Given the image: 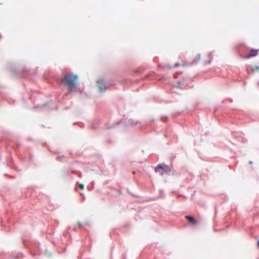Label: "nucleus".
<instances>
[{"instance_id":"f257e3e1","label":"nucleus","mask_w":259,"mask_h":259,"mask_svg":"<svg viewBox=\"0 0 259 259\" xmlns=\"http://www.w3.org/2000/svg\"><path fill=\"white\" fill-rule=\"evenodd\" d=\"M78 77V76L77 74L66 73L64 75V78L62 81H65V83L68 85L69 93H75L77 91L76 80L77 79Z\"/></svg>"},{"instance_id":"f03ea898","label":"nucleus","mask_w":259,"mask_h":259,"mask_svg":"<svg viewBox=\"0 0 259 259\" xmlns=\"http://www.w3.org/2000/svg\"><path fill=\"white\" fill-rule=\"evenodd\" d=\"M155 171L159 172L161 176H163L164 173L168 174L171 171L170 167L164 163L158 164L155 168Z\"/></svg>"},{"instance_id":"7ed1b4c3","label":"nucleus","mask_w":259,"mask_h":259,"mask_svg":"<svg viewBox=\"0 0 259 259\" xmlns=\"http://www.w3.org/2000/svg\"><path fill=\"white\" fill-rule=\"evenodd\" d=\"M97 82L99 83V89L100 92H105L108 88V84L105 82L103 77L100 78Z\"/></svg>"},{"instance_id":"20e7f679","label":"nucleus","mask_w":259,"mask_h":259,"mask_svg":"<svg viewBox=\"0 0 259 259\" xmlns=\"http://www.w3.org/2000/svg\"><path fill=\"white\" fill-rule=\"evenodd\" d=\"M258 51V50L257 49H251L250 50L249 53L248 55H247L244 58L245 59H248L250 57L256 56L257 55Z\"/></svg>"},{"instance_id":"39448f33","label":"nucleus","mask_w":259,"mask_h":259,"mask_svg":"<svg viewBox=\"0 0 259 259\" xmlns=\"http://www.w3.org/2000/svg\"><path fill=\"white\" fill-rule=\"evenodd\" d=\"M208 57L209 59V61L208 62H204V65H206L207 64H210L211 63L213 59V55L212 52H210L208 54Z\"/></svg>"},{"instance_id":"423d86ee","label":"nucleus","mask_w":259,"mask_h":259,"mask_svg":"<svg viewBox=\"0 0 259 259\" xmlns=\"http://www.w3.org/2000/svg\"><path fill=\"white\" fill-rule=\"evenodd\" d=\"M185 218L189 221V222L193 225H196L197 221L195 218H194L192 216L188 215H186Z\"/></svg>"},{"instance_id":"0eeeda50","label":"nucleus","mask_w":259,"mask_h":259,"mask_svg":"<svg viewBox=\"0 0 259 259\" xmlns=\"http://www.w3.org/2000/svg\"><path fill=\"white\" fill-rule=\"evenodd\" d=\"M47 104H44L42 106L38 105V106H33V107H31L30 108L32 110H35L36 109L39 108V110H41L43 109V108H46L47 107Z\"/></svg>"},{"instance_id":"6e6552de","label":"nucleus","mask_w":259,"mask_h":259,"mask_svg":"<svg viewBox=\"0 0 259 259\" xmlns=\"http://www.w3.org/2000/svg\"><path fill=\"white\" fill-rule=\"evenodd\" d=\"M201 58V55L200 54H198L196 57L193 60L192 64H197L200 61Z\"/></svg>"},{"instance_id":"1a4fd4ad","label":"nucleus","mask_w":259,"mask_h":259,"mask_svg":"<svg viewBox=\"0 0 259 259\" xmlns=\"http://www.w3.org/2000/svg\"><path fill=\"white\" fill-rule=\"evenodd\" d=\"M24 256V255L23 253L19 252V253H17L15 256L12 257V259L14 258H16V257H23Z\"/></svg>"},{"instance_id":"9d476101","label":"nucleus","mask_w":259,"mask_h":259,"mask_svg":"<svg viewBox=\"0 0 259 259\" xmlns=\"http://www.w3.org/2000/svg\"><path fill=\"white\" fill-rule=\"evenodd\" d=\"M257 70L259 71V66H256L255 67H252L251 68V71L252 72H254Z\"/></svg>"},{"instance_id":"9b49d317","label":"nucleus","mask_w":259,"mask_h":259,"mask_svg":"<svg viewBox=\"0 0 259 259\" xmlns=\"http://www.w3.org/2000/svg\"><path fill=\"white\" fill-rule=\"evenodd\" d=\"M180 65V64L179 63H176L172 67V68H175L176 67H178Z\"/></svg>"},{"instance_id":"f8f14e48","label":"nucleus","mask_w":259,"mask_h":259,"mask_svg":"<svg viewBox=\"0 0 259 259\" xmlns=\"http://www.w3.org/2000/svg\"><path fill=\"white\" fill-rule=\"evenodd\" d=\"M164 117L166 119V120H167V116L166 115H165V116H162L161 117V119L162 120H163V118H164Z\"/></svg>"},{"instance_id":"ddd939ff","label":"nucleus","mask_w":259,"mask_h":259,"mask_svg":"<svg viewBox=\"0 0 259 259\" xmlns=\"http://www.w3.org/2000/svg\"><path fill=\"white\" fill-rule=\"evenodd\" d=\"M127 122L129 123H131L132 122L133 123V121L132 119H128L127 120Z\"/></svg>"},{"instance_id":"4468645a","label":"nucleus","mask_w":259,"mask_h":259,"mask_svg":"<svg viewBox=\"0 0 259 259\" xmlns=\"http://www.w3.org/2000/svg\"><path fill=\"white\" fill-rule=\"evenodd\" d=\"M78 225H79V227H82L83 226L82 224L79 222H78Z\"/></svg>"},{"instance_id":"2eb2a0df","label":"nucleus","mask_w":259,"mask_h":259,"mask_svg":"<svg viewBox=\"0 0 259 259\" xmlns=\"http://www.w3.org/2000/svg\"><path fill=\"white\" fill-rule=\"evenodd\" d=\"M79 187L81 189H83L84 188V186L83 184H79Z\"/></svg>"},{"instance_id":"dca6fc26","label":"nucleus","mask_w":259,"mask_h":259,"mask_svg":"<svg viewBox=\"0 0 259 259\" xmlns=\"http://www.w3.org/2000/svg\"><path fill=\"white\" fill-rule=\"evenodd\" d=\"M113 127V125H112V126H107V127H104V128H110L111 127Z\"/></svg>"},{"instance_id":"f3484780","label":"nucleus","mask_w":259,"mask_h":259,"mask_svg":"<svg viewBox=\"0 0 259 259\" xmlns=\"http://www.w3.org/2000/svg\"><path fill=\"white\" fill-rule=\"evenodd\" d=\"M22 100L23 101L24 103H26V100H25V98L24 97H22Z\"/></svg>"},{"instance_id":"a211bd4d","label":"nucleus","mask_w":259,"mask_h":259,"mask_svg":"<svg viewBox=\"0 0 259 259\" xmlns=\"http://www.w3.org/2000/svg\"><path fill=\"white\" fill-rule=\"evenodd\" d=\"M64 157V155H62V156H57V158L58 159H59V158L60 159V158H61L62 157Z\"/></svg>"},{"instance_id":"6ab92c4d","label":"nucleus","mask_w":259,"mask_h":259,"mask_svg":"<svg viewBox=\"0 0 259 259\" xmlns=\"http://www.w3.org/2000/svg\"><path fill=\"white\" fill-rule=\"evenodd\" d=\"M80 194L82 196L83 199H85V197H84V194L83 193H80Z\"/></svg>"},{"instance_id":"aec40b11","label":"nucleus","mask_w":259,"mask_h":259,"mask_svg":"<svg viewBox=\"0 0 259 259\" xmlns=\"http://www.w3.org/2000/svg\"><path fill=\"white\" fill-rule=\"evenodd\" d=\"M72 229H73V230H76V229H77V227H76V226H73V227H72Z\"/></svg>"},{"instance_id":"412c9836","label":"nucleus","mask_w":259,"mask_h":259,"mask_svg":"<svg viewBox=\"0 0 259 259\" xmlns=\"http://www.w3.org/2000/svg\"><path fill=\"white\" fill-rule=\"evenodd\" d=\"M85 225H88L89 226H90V223H88V222L86 223L85 224Z\"/></svg>"},{"instance_id":"4be33fe9","label":"nucleus","mask_w":259,"mask_h":259,"mask_svg":"<svg viewBox=\"0 0 259 259\" xmlns=\"http://www.w3.org/2000/svg\"><path fill=\"white\" fill-rule=\"evenodd\" d=\"M249 163L250 164H252V161H249Z\"/></svg>"},{"instance_id":"5701e85b","label":"nucleus","mask_w":259,"mask_h":259,"mask_svg":"<svg viewBox=\"0 0 259 259\" xmlns=\"http://www.w3.org/2000/svg\"><path fill=\"white\" fill-rule=\"evenodd\" d=\"M4 165H5L6 166H7V165H7V164L6 163V162H5L4 163Z\"/></svg>"},{"instance_id":"b1692460","label":"nucleus","mask_w":259,"mask_h":259,"mask_svg":"<svg viewBox=\"0 0 259 259\" xmlns=\"http://www.w3.org/2000/svg\"><path fill=\"white\" fill-rule=\"evenodd\" d=\"M257 245H258V247H259V240H258V241H257Z\"/></svg>"},{"instance_id":"393cba45","label":"nucleus","mask_w":259,"mask_h":259,"mask_svg":"<svg viewBox=\"0 0 259 259\" xmlns=\"http://www.w3.org/2000/svg\"><path fill=\"white\" fill-rule=\"evenodd\" d=\"M49 109H52V108L49 107Z\"/></svg>"},{"instance_id":"a878e982","label":"nucleus","mask_w":259,"mask_h":259,"mask_svg":"<svg viewBox=\"0 0 259 259\" xmlns=\"http://www.w3.org/2000/svg\"><path fill=\"white\" fill-rule=\"evenodd\" d=\"M160 192L163 193V191H160Z\"/></svg>"},{"instance_id":"bb28decb","label":"nucleus","mask_w":259,"mask_h":259,"mask_svg":"<svg viewBox=\"0 0 259 259\" xmlns=\"http://www.w3.org/2000/svg\"><path fill=\"white\" fill-rule=\"evenodd\" d=\"M69 229H71V227H69Z\"/></svg>"},{"instance_id":"cd10ccee","label":"nucleus","mask_w":259,"mask_h":259,"mask_svg":"<svg viewBox=\"0 0 259 259\" xmlns=\"http://www.w3.org/2000/svg\"><path fill=\"white\" fill-rule=\"evenodd\" d=\"M258 85H259V81L258 82Z\"/></svg>"},{"instance_id":"c85d7f7f","label":"nucleus","mask_w":259,"mask_h":259,"mask_svg":"<svg viewBox=\"0 0 259 259\" xmlns=\"http://www.w3.org/2000/svg\"><path fill=\"white\" fill-rule=\"evenodd\" d=\"M1 158V155H0V158Z\"/></svg>"}]
</instances>
